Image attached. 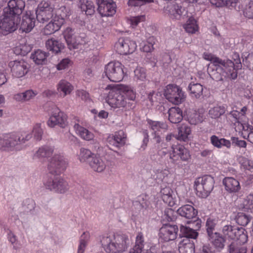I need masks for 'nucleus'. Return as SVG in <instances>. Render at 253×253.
<instances>
[{
  "mask_svg": "<svg viewBox=\"0 0 253 253\" xmlns=\"http://www.w3.org/2000/svg\"><path fill=\"white\" fill-rule=\"evenodd\" d=\"M31 133H9L2 136L0 140L1 148L5 151H19L23 148V145L31 139Z\"/></svg>",
  "mask_w": 253,
  "mask_h": 253,
  "instance_id": "1",
  "label": "nucleus"
},
{
  "mask_svg": "<svg viewBox=\"0 0 253 253\" xmlns=\"http://www.w3.org/2000/svg\"><path fill=\"white\" fill-rule=\"evenodd\" d=\"M212 66L208 72L213 80L221 81L224 78L234 80L237 77V71L234 68V63L231 60H224V63L222 64L217 63Z\"/></svg>",
  "mask_w": 253,
  "mask_h": 253,
  "instance_id": "2",
  "label": "nucleus"
},
{
  "mask_svg": "<svg viewBox=\"0 0 253 253\" xmlns=\"http://www.w3.org/2000/svg\"><path fill=\"white\" fill-rule=\"evenodd\" d=\"M106 251L109 253H121L126 251L130 244L127 235L124 234H115L109 238Z\"/></svg>",
  "mask_w": 253,
  "mask_h": 253,
  "instance_id": "3",
  "label": "nucleus"
},
{
  "mask_svg": "<svg viewBox=\"0 0 253 253\" xmlns=\"http://www.w3.org/2000/svg\"><path fill=\"white\" fill-rule=\"evenodd\" d=\"M105 89L110 90L107 101L112 107H122L129 110L134 107V103L132 102L127 101L124 95L119 92L116 88H113L110 85H108Z\"/></svg>",
  "mask_w": 253,
  "mask_h": 253,
  "instance_id": "4",
  "label": "nucleus"
},
{
  "mask_svg": "<svg viewBox=\"0 0 253 253\" xmlns=\"http://www.w3.org/2000/svg\"><path fill=\"white\" fill-rule=\"evenodd\" d=\"M222 233L225 238L228 240H237L241 244H245L248 241L247 232L242 227L226 225L223 227Z\"/></svg>",
  "mask_w": 253,
  "mask_h": 253,
  "instance_id": "5",
  "label": "nucleus"
},
{
  "mask_svg": "<svg viewBox=\"0 0 253 253\" xmlns=\"http://www.w3.org/2000/svg\"><path fill=\"white\" fill-rule=\"evenodd\" d=\"M213 184L214 180L211 176L197 178L194 184L197 195L202 198L207 197L213 189Z\"/></svg>",
  "mask_w": 253,
  "mask_h": 253,
  "instance_id": "6",
  "label": "nucleus"
},
{
  "mask_svg": "<svg viewBox=\"0 0 253 253\" xmlns=\"http://www.w3.org/2000/svg\"><path fill=\"white\" fill-rule=\"evenodd\" d=\"M63 35L70 50L77 49L80 45L84 44L85 42L84 34L79 35L75 29L66 28Z\"/></svg>",
  "mask_w": 253,
  "mask_h": 253,
  "instance_id": "7",
  "label": "nucleus"
},
{
  "mask_svg": "<svg viewBox=\"0 0 253 253\" xmlns=\"http://www.w3.org/2000/svg\"><path fill=\"white\" fill-rule=\"evenodd\" d=\"M124 66L119 62H110L105 67V73L110 81L119 82L125 76Z\"/></svg>",
  "mask_w": 253,
  "mask_h": 253,
  "instance_id": "8",
  "label": "nucleus"
},
{
  "mask_svg": "<svg viewBox=\"0 0 253 253\" xmlns=\"http://www.w3.org/2000/svg\"><path fill=\"white\" fill-rule=\"evenodd\" d=\"M164 96L172 103L178 105L183 102L186 98L185 92L178 86L169 84L165 89Z\"/></svg>",
  "mask_w": 253,
  "mask_h": 253,
  "instance_id": "9",
  "label": "nucleus"
},
{
  "mask_svg": "<svg viewBox=\"0 0 253 253\" xmlns=\"http://www.w3.org/2000/svg\"><path fill=\"white\" fill-rule=\"evenodd\" d=\"M44 185L46 189L60 194H64L70 189L68 182L60 176L48 178Z\"/></svg>",
  "mask_w": 253,
  "mask_h": 253,
  "instance_id": "10",
  "label": "nucleus"
},
{
  "mask_svg": "<svg viewBox=\"0 0 253 253\" xmlns=\"http://www.w3.org/2000/svg\"><path fill=\"white\" fill-rule=\"evenodd\" d=\"M169 161H168L169 166L176 164L179 159L182 161H188L191 159L189 151L182 145H172L171 150L169 152Z\"/></svg>",
  "mask_w": 253,
  "mask_h": 253,
  "instance_id": "11",
  "label": "nucleus"
},
{
  "mask_svg": "<svg viewBox=\"0 0 253 253\" xmlns=\"http://www.w3.org/2000/svg\"><path fill=\"white\" fill-rule=\"evenodd\" d=\"M68 163L66 159L60 154L54 155L49 161L47 169L54 175H59L66 169Z\"/></svg>",
  "mask_w": 253,
  "mask_h": 253,
  "instance_id": "12",
  "label": "nucleus"
},
{
  "mask_svg": "<svg viewBox=\"0 0 253 253\" xmlns=\"http://www.w3.org/2000/svg\"><path fill=\"white\" fill-rule=\"evenodd\" d=\"M36 14L38 21L42 23L46 22L54 14V6L48 2L42 1L38 5Z\"/></svg>",
  "mask_w": 253,
  "mask_h": 253,
  "instance_id": "13",
  "label": "nucleus"
},
{
  "mask_svg": "<svg viewBox=\"0 0 253 253\" xmlns=\"http://www.w3.org/2000/svg\"><path fill=\"white\" fill-rule=\"evenodd\" d=\"M20 21L3 11V15L0 17V30L3 35L13 32L17 29Z\"/></svg>",
  "mask_w": 253,
  "mask_h": 253,
  "instance_id": "14",
  "label": "nucleus"
},
{
  "mask_svg": "<svg viewBox=\"0 0 253 253\" xmlns=\"http://www.w3.org/2000/svg\"><path fill=\"white\" fill-rule=\"evenodd\" d=\"M51 111V115L47 122V125L50 127H53L56 125L62 128L65 127L67 125L66 114L54 105H52Z\"/></svg>",
  "mask_w": 253,
  "mask_h": 253,
  "instance_id": "15",
  "label": "nucleus"
},
{
  "mask_svg": "<svg viewBox=\"0 0 253 253\" xmlns=\"http://www.w3.org/2000/svg\"><path fill=\"white\" fill-rule=\"evenodd\" d=\"M189 226L181 225L180 232L181 235L187 238L196 239L198 236V230L201 226V221L200 219H195L194 221L189 220L187 221Z\"/></svg>",
  "mask_w": 253,
  "mask_h": 253,
  "instance_id": "16",
  "label": "nucleus"
},
{
  "mask_svg": "<svg viewBox=\"0 0 253 253\" xmlns=\"http://www.w3.org/2000/svg\"><path fill=\"white\" fill-rule=\"evenodd\" d=\"M25 7L24 0H9L3 11L20 20V15Z\"/></svg>",
  "mask_w": 253,
  "mask_h": 253,
  "instance_id": "17",
  "label": "nucleus"
},
{
  "mask_svg": "<svg viewBox=\"0 0 253 253\" xmlns=\"http://www.w3.org/2000/svg\"><path fill=\"white\" fill-rule=\"evenodd\" d=\"M8 66L12 76L15 78H21L28 71V64L23 60L11 61L9 63Z\"/></svg>",
  "mask_w": 253,
  "mask_h": 253,
  "instance_id": "18",
  "label": "nucleus"
},
{
  "mask_svg": "<svg viewBox=\"0 0 253 253\" xmlns=\"http://www.w3.org/2000/svg\"><path fill=\"white\" fill-rule=\"evenodd\" d=\"M115 46L118 53L126 55L132 53L136 48V44L128 38H122L119 39Z\"/></svg>",
  "mask_w": 253,
  "mask_h": 253,
  "instance_id": "19",
  "label": "nucleus"
},
{
  "mask_svg": "<svg viewBox=\"0 0 253 253\" xmlns=\"http://www.w3.org/2000/svg\"><path fill=\"white\" fill-rule=\"evenodd\" d=\"M165 11L171 18L176 20L180 19L186 14L184 8L175 1L168 3L165 8Z\"/></svg>",
  "mask_w": 253,
  "mask_h": 253,
  "instance_id": "20",
  "label": "nucleus"
},
{
  "mask_svg": "<svg viewBox=\"0 0 253 253\" xmlns=\"http://www.w3.org/2000/svg\"><path fill=\"white\" fill-rule=\"evenodd\" d=\"M177 231L176 225L165 224L160 229V238L165 242L174 240L176 238Z\"/></svg>",
  "mask_w": 253,
  "mask_h": 253,
  "instance_id": "21",
  "label": "nucleus"
},
{
  "mask_svg": "<svg viewBox=\"0 0 253 253\" xmlns=\"http://www.w3.org/2000/svg\"><path fill=\"white\" fill-rule=\"evenodd\" d=\"M35 14L31 11H26L22 16L20 29L26 33L30 32L35 25Z\"/></svg>",
  "mask_w": 253,
  "mask_h": 253,
  "instance_id": "22",
  "label": "nucleus"
},
{
  "mask_svg": "<svg viewBox=\"0 0 253 253\" xmlns=\"http://www.w3.org/2000/svg\"><path fill=\"white\" fill-rule=\"evenodd\" d=\"M126 139V135L123 130H119L114 134L110 135L107 139V143L112 147L119 148L123 146Z\"/></svg>",
  "mask_w": 253,
  "mask_h": 253,
  "instance_id": "23",
  "label": "nucleus"
},
{
  "mask_svg": "<svg viewBox=\"0 0 253 253\" xmlns=\"http://www.w3.org/2000/svg\"><path fill=\"white\" fill-rule=\"evenodd\" d=\"M106 163L105 159L95 155L89 160V165L94 171L101 172L106 169Z\"/></svg>",
  "mask_w": 253,
  "mask_h": 253,
  "instance_id": "24",
  "label": "nucleus"
},
{
  "mask_svg": "<svg viewBox=\"0 0 253 253\" xmlns=\"http://www.w3.org/2000/svg\"><path fill=\"white\" fill-rule=\"evenodd\" d=\"M225 190L229 193H236L239 191L241 186L238 180L232 177H227L223 179Z\"/></svg>",
  "mask_w": 253,
  "mask_h": 253,
  "instance_id": "25",
  "label": "nucleus"
},
{
  "mask_svg": "<svg viewBox=\"0 0 253 253\" xmlns=\"http://www.w3.org/2000/svg\"><path fill=\"white\" fill-rule=\"evenodd\" d=\"M65 20L63 18L55 17L53 21L49 22L44 28L45 35H50L58 31L64 24Z\"/></svg>",
  "mask_w": 253,
  "mask_h": 253,
  "instance_id": "26",
  "label": "nucleus"
},
{
  "mask_svg": "<svg viewBox=\"0 0 253 253\" xmlns=\"http://www.w3.org/2000/svg\"><path fill=\"white\" fill-rule=\"evenodd\" d=\"M122 94L124 95L127 101H133L136 97V91L133 87L121 84L116 88Z\"/></svg>",
  "mask_w": 253,
  "mask_h": 253,
  "instance_id": "27",
  "label": "nucleus"
},
{
  "mask_svg": "<svg viewBox=\"0 0 253 253\" xmlns=\"http://www.w3.org/2000/svg\"><path fill=\"white\" fill-rule=\"evenodd\" d=\"M177 212L180 216L189 220L196 219L198 213L194 207L189 205H185L180 207Z\"/></svg>",
  "mask_w": 253,
  "mask_h": 253,
  "instance_id": "28",
  "label": "nucleus"
},
{
  "mask_svg": "<svg viewBox=\"0 0 253 253\" xmlns=\"http://www.w3.org/2000/svg\"><path fill=\"white\" fill-rule=\"evenodd\" d=\"M209 237L213 246L217 250L220 251L224 248L226 239L220 233L214 232Z\"/></svg>",
  "mask_w": 253,
  "mask_h": 253,
  "instance_id": "29",
  "label": "nucleus"
},
{
  "mask_svg": "<svg viewBox=\"0 0 253 253\" xmlns=\"http://www.w3.org/2000/svg\"><path fill=\"white\" fill-rule=\"evenodd\" d=\"M74 89L72 84L65 80H61L57 85L58 92L63 97L70 94Z\"/></svg>",
  "mask_w": 253,
  "mask_h": 253,
  "instance_id": "30",
  "label": "nucleus"
},
{
  "mask_svg": "<svg viewBox=\"0 0 253 253\" xmlns=\"http://www.w3.org/2000/svg\"><path fill=\"white\" fill-rule=\"evenodd\" d=\"M45 47L55 53L60 52L64 48V45L59 41L54 38L47 40L45 42Z\"/></svg>",
  "mask_w": 253,
  "mask_h": 253,
  "instance_id": "31",
  "label": "nucleus"
},
{
  "mask_svg": "<svg viewBox=\"0 0 253 253\" xmlns=\"http://www.w3.org/2000/svg\"><path fill=\"white\" fill-rule=\"evenodd\" d=\"M147 123L152 134H159L162 130H167L168 127V125L163 122L148 120Z\"/></svg>",
  "mask_w": 253,
  "mask_h": 253,
  "instance_id": "32",
  "label": "nucleus"
},
{
  "mask_svg": "<svg viewBox=\"0 0 253 253\" xmlns=\"http://www.w3.org/2000/svg\"><path fill=\"white\" fill-rule=\"evenodd\" d=\"M48 53L41 49H38L32 53L31 58L37 65H43L46 63Z\"/></svg>",
  "mask_w": 253,
  "mask_h": 253,
  "instance_id": "33",
  "label": "nucleus"
},
{
  "mask_svg": "<svg viewBox=\"0 0 253 253\" xmlns=\"http://www.w3.org/2000/svg\"><path fill=\"white\" fill-rule=\"evenodd\" d=\"M169 120L173 124L180 122L183 119L182 111L178 107H171L168 111Z\"/></svg>",
  "mask_w": 253,
  "mask_h": 253,
  "instance_id": "34",
  "label": "nucleus"
},
{
  "mask_svg": "<svg viewBox=\"0 0 253 253\" xmlns=\"http://www.w3.org/2000/svg\"><path fill=\"white\" fill-rule=\"evenodd\" d=\"M144 239L142 233H138L134 246L129 250V253H142L144 251Z\"/></svg>",
  "mask_w": 253,
  "mask_h": 253,
  "instance_id": "35",
  "label": "nucleus"
},
{
  "mask_svg": "<svg viewBox=\"0 0 253 253\" xmlns=\"http://www.w3.org/2000/svg\"><path fill=\"white\" fill-rule=\"evenodd\" d=\"M53 149L52 147L44 146L39 148L33 155L34 159H40L49 157L52 154Z\"/></svg>",
  "mask_w": 253,
  "mask_h": 253,
  "instance_id": "36",
  "label": "nucleus"
},
{
  "mask_svg": "<svg viewBox=\"0 0 253 253\" xmlns=\"http://www.w3.org/2000/svg\"><path fill=\"white\" fill-rule=\"evenodd\" d=\"M74 128L76 133L84 140L89 141L93 139L94 134L78 124H75Z\"/></svg>",
  "mask_w": 253,
  "mask_h": 253,
  "instance_id": "37",
  "label": "nucleus"
},
{
  "mask_svg": "<svg viewBox=\"0 0 253 253\" xmlns=\"http://www.w3.org/2000/svg\"><path fill=\"white\" fill-rule=\"evenodd\" d=\"M172 194V191L169 187L163 188L161 190V197L163 201L170 207L174 204Z\"/></svg>",
  "mask_w": 253,
  "mask_h": 253,
  "instance_id": "38",
  "label": "nucleus"
},
{
  "mask_svg": "<svg viewBox=\"0 0 253 253\" xmlns=\"http://www.w3.org/2000/svg\"><path fill=\"white\" fill-rule=\"evenodd\" d=\"M188 89L192 97L200 98L203 95V87L200 84L190 83Z\"/></svg>",
  "mask_w": 253,
  "mask_h": 253,
  "instance_id": "39",
  "label": "nucleus"
},
{
  "mask_svg": "<svg viewBox=\"0 0 253 253\" xmlns=\"http://www.w3.org/2000/svg\"><path fill=\"white\" fill-rule=\"evenodd\" d=\"M243 211L253 213V194L249 195L240 205Z\"/></svg>",
  "mask_w": 253,
  "mask_h": 253,
  "instance_id": "40",
  "label": "nucleus"
},
{
  "mask_svg": "<svg viewBox=\"0 0 253 253\" xmlns=\"http://www.w3.org/2000/svg\"><path fill=\"white\" fill-rule=\"evenodd\" d=\"M190 133V127L186 125H182L178 127V134L175 137L177 140L186 141Z\"/></svg>",
  "mask_w": 253,
  "mask_h": 253,
  "instance_id": "41",
  "label": "nucleus"
},
{
  "mask_svg": "<svg viewBox=\"0 0 253 253\" xmlns=\"http://www.w3.org/2000/svg\"><path fill=\"white\" fill-rule=\"evenodd\" d=\"M185 31L190 34H194L198 30V26L194 18L190 17L183 25Z\"/></svg>",
  "mask_w": 253,
  "mask_h": 253,
  "instance_id": "42",
  "label": "nucleus"
},
{
  "mask_svg": "<svg viewBox=\"0 0 253 253\" xmlns=\"http://www.w3.org/2000/svg\"><path fill=\"white\" fill-rule=\"evenodd\" d=\"M81 8L86 15H92L95 12V7L91 1L83 0L81 4Z\"/></svg>",
  "mask_w": 253,
  "mask_h": 253,
  "instance_id": "43",
  "label": "nucleus"
},
{
  "mask_svg": "<svg viewBox=\"0 0 253 253\" xmlns=\"http://www.w3.org/2000/svg\"><path fill=\"white\" fill-rule=\"evenodd\" d=\"M244 244L232 242L228 247L229 253H247V248Z\"/></svg>",
  "mask_w": 253,
  "mask_h": 253,
  "instance_id": "44",
  "label": "nucleus"
},
{
  "mask_svg": "<svg viewBox=\"0 0 253 253\" xmlns=\"http://www.w3.org/2000/svg\"><path fill=\"white\" fill-rule=\"evenodd\" d=\"M243 212H238L236 217V222L242 226H246L250 221L252 217L251 215Z\"/></svg>",
  "mask_w": 253,
  "mask_h": 253,
  "instance_id": "45",
  "label": "nucleus"
},
{
  "mask_svg": "<svg viewBox=\"0 0 253 253\" xmlns=\"http://www.w3.org/2000/svg\"><path fill=\"white\" fill-rule=\"evenodd\" d=\"M203 120V116L196 111H194L188 115V121L192 125H196L201 123Z\"/></svg>",
  "mask_w": 253,
  "mask_h": 253,
  "instance_id": "46",
  "label": "nucleus"
},
{
  "mask_svg": "<svg viewBox=\"0 0 253 253\" xmlns=\"http://www.w3.org/2000/svg\"><path fill=\"white\" fill-rule=\"evenodd\" d=\"M225 111V108L223 106H215L211 108L209 112L210 116L214 119L220 117Z\"/></svg>",
  "mask_w": 253,
  "mask_h": 253,
  "instance_id": "47",
  "label": "nucleus"
},
{
  "mask_svg": "<svg viewBox=\"0 0 253 253\" xmlns=\"http://www.w3.org/2000/svg\"><path fill=\"white\" fill-rule=\"evenodd\" d=\"M95 155L93 154L89 150L85 148H81L79 155L80 161L82 162L87 161L89 164V160H91L92 156Z\"/></svg>",
  "mask_w": 253,
  "mask_h": 253,
  "instance_id": "48",
  "label": "nucleus"
},
{
  "mask_svg": "<svg viewBox=\"0 0 253 253\" xmlns=\"http://www.w3.org/2000/svg\"><path fill=\"white\" fill-rule=\"evenodd\" d=\"M169 174V171L168 169L157 170L155 174L153 175L154 178L156 179L158 183L160 182L166 181V178Z\"/></svg>",
  "mask_w": 253,
  "mask_h": 253,
  "instance_id": "49",
  "label": "nucleus"
},
{
  "mask_svg": "<svg viewBox=\"0 0 253 253\" xmlns=\"http://www.w3.org/2000/svg\"><path fill=\"white\" fill-rule=\"evenodd\" d=\"M88 239V234L84 232L81 236L77 253H84Z\"/></svg>",
  "mask_w": 253,
  "mask_h": 253,
  "instance_id": "50",
  "label": "nucleus"
},
{
  "mask_svg": "<svg viewBox=\"0 0 253 253\" xmlns=\"http://www.w3.org/2000/svg\"><path fill=\"white\" fill-rule=\"evenodd\" d=\"M239 162L244 169L252 170L253 169V160H249L244 157L239 158Z\"/></svg>",
  "mask_w": 253,
  "mask_h": 253,
  "instance_id": "51",
  "label": "nucleus"
},
{
  "mask_svg": "<svg viewBox=\"0 0 253 253\" xmlns=\"http://www.w3.org/2000/svg\"><path fill=\"white\" fill-rule=\"evenodd\" d=\"M96 2L98 6L97 11L98 13H102L104 14H107L106 11H104V7L114 3L112 0H96Z\"/></svg>",
  "mask_w": 253,
  "mask_h": 253,
  "instance_id": "52",
  "label": "nucleus"
},
{
  "mask_svg": "<svg viewBox=\"0 0 253 253\" xmlns=\"http://www.w3.org/2000/svg\"><path fill=\"white\" fill-rule=\"evenodd\" d=\"M32 133L35 139L37 140H41L43 134V130L41 127V125L40 124H36L33 127Z\"/></svg>",
  "mask_w": 253,
  "mask_h": 253,
  "instance_id": "53",
  "label": "nucleus"
},
{
  "mask_svg": "<svg viewBox=\"0 0 253 253\" xmlns=\"http://www.w3.org/2000/svg\"><path fill=\"white\" fill-rule=\"evenodd\" d=\"M134 78L137 80L143 81L146 77V70L141 67H137L134 71Z\"/></svg>",
  "mask_w": 253,
  "mask_h": 253,
  "instance_id": "54",
  "label": "nucleus"
},
{
  "mask_svg": "<svg viewBox=\"0 0 253 253\" xmlns=\"http://www.w3.org/2000/svg\"><path fill=\"white\" fill-rule=\"evenodd\" d=\"M216 224V220L211 218L208 219L206 222V227L208 236L214 234L213 231L214 230Z\"/></svg>",
  "mask_w": 253,
  "mask_h": 253,
  "instance_id": "55",
  "label": "nucleus"
},
{
  "mask_svg": "<svg viewBox=\"0 0 253 253\" xmlns=\"http://www.w3.org/2000/svg\"><path fill=\"white\" fill-rule=\"evenodd\" d=\"M203 57L205 59L212 62L213 65H215L217 63L222 64L224 63V60L216 57H214L211 54L209 53H204L203 54Z\"/></svg>",
  "mask_w": 253,
  "mask_h": 253,
  "instance_id": "56",
  "label": "nucleus"
},
{
  "mask_svg": "<svg viewBox=\"0 0 253 253\" xmlns=\"http://www.w3.org/2000/svg\"><path fill=\"white\" fill-rule=\"evenodd\" d=\"M104 11H105L106 14H104L102 13H99L101 16H112L116 12V4L115 3H111L110 4L107 5L104 8Z\"/></svg>",
  "mask_w": 253,
  "mask_h": 253,
  "instance_id": "57",
  "label": "nucleus"
},
{
  "mask_svg": "<svg viewBox=\"0 0 253 253\" xmlns=\"http://www.w3.org/2000/svg\"><path fill=\"white\" fill-rule=\"evenodd\" d=\"M164 216L168 221H173L176 219V212L172 209L168 208L165 210Z\"/></svg>",
  "mask_w": 253,
  "mask_h": 253,
  "instance_id": "58",
  "label": "nucleus"
},
{
  "mask_svg": "<svg viewBox=\"0 0 253 253\" xmlns=\"http://www.w3.org/2000/svg\"><path fill=\"white\" fill-rule=\"evenodd\" d=\"M232 59L233 61H231L234 63L235 71H236V70L241 69L242 68V64L239 53L237 52L233 53L232 55Z\"/></svg>",
  "mask_w": 253,
  "mask_h": 253,
  "instance_id": "59",
  "label": "nucleus"
},
{
  "mask_svg": "<svg viewBox=\"0 0 253 253\" xmlns=\"http://www.w3.org/2000/svg\"><path fill=\"white\" fill-rule=\"evenodd\" d=\"M244 16L248 18H253V1H250L243 10Z\"/></svg>",
  "mask_w": 253,
  "mask_h": 253,
  "instance_id": "60",
  "label": "nucleus"
},
{
  "mask_svg": "<svg viewBox=\"0 0 253 253\" xmlns=\"http://www.w3.org/2000/svg\"><path fill=\"white\" fill-rule=\"evenodd\" d=\"M145 20V15H141L137 16L131 17L129 21L133 27H136L140 22L144 21Z\"/></svg>",
  "mask_w": 253,
  "mask_h": 253,
  "instance_id": "61",
  "label": "nucleus"
},
{
  "mask_svg": "<svg viewBox=\"0 0 253 253\" xmlns=\"http://www.w3.org/2000/svg\"><path fill=\"white\" fill-rule=\"evenodd\" d=\"M153 1V0H129L128 4L129 6H139Z\"/></svg>",
  "mask_w": 253,
  "mask_h": 253,
  "instance_id": "62",
  "label": "nucleus"
},
{
  "mask_svg": "<svg viewBox=\"0 0 253 253\" xmlns=\"http://www.w3.org/2000/svg\"><path fill=\"white\" fill-rule=\"evenodd\" d=\"M243 62L250 70H253V53L249 54L245 59L243 58Z\"/></svg>",
  "mask_w": 253,
  "mask_h": 253,
  "instance_id": "63",
  "label": "nucleus"
},
{
  "mask_svg": "<svg viewBox=\"0 0 253 253\" xmlns=\"http://www.w3.org/2000/svg\"><path fill=\"white\" fill-rule=\"evenodd\" d=\"M70 60L68 58L62 59L60 62L56 65L57 70H61L66 68L69 64Z\"/></svg>",
  "mask_w": 253,
  "mask_h": 253,
  "instance_id": "64",
  "label": "nucleus"
}]
</instances>
